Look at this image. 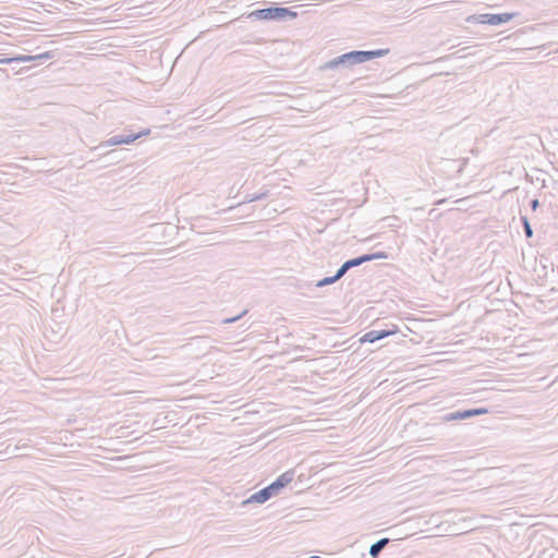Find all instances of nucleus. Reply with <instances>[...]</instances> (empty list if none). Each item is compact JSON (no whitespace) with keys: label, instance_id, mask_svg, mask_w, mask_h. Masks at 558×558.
Instances as JSON below:
<instances>
[{"label":"nucleus","instance_id":"nucleus-9","mask_svg":"<svg viewBox=\"0 0 558 558\" xmlns=\"http://www.w3.org/2000/svg\"><path fill=\"white\" fill-rule=\"evenodd\" d=\"M389 543V538H380L369 547V555L372 558H377L386 545Z\"/></svg>","mask_w":558,"mask_h":558},{"label":"nucleus","instance_id":"nucleus-15","mask_svg":"<svg viewBox=\"0 0 558 558\" xmlns=\"http://www.w3.org/2000/svg\"><path fill=\"white\" fill-rule=\"evenodd\" d=\"M120 138H121V135L111 136L109 140L100 143L99 147H110V146L121 145Z\"/></svg>","mask_w":558,"mask_h":558},{"label":"nucleus","instance_id":"nucleus-14","mask_svg":"<svg viewBox=\"0 0 558 558\" xmlns=\"http://www.w3.org/2000/svg\"><path fill=\"white\" fill-rule=\"evenodd\" d=\"M521 222L523 226L524 234L527 239H531L533 236V229L531 227V223L526 216H521Z\"/></svg>","mask_w":558,"mask_h":558},{"label":"nucleus","instance_id":"nucleus-13","mask_svg":"<svg viewBox=\"0 0 558 558\" xmlns=\"http://www.w3.org/2000/svg\"><path fill=\"white\" fill-rule=\"evenodd\" d=\"M341 278H337V272L331 276V277H325L320 280H318L316 283H315V287L317 288H323V287H326V286H329V284H332L335 282H337L338 280H340Z\"/></svg>","mask_w":558,"mask_h":558},{"label":"nucleus","instance_id":"nucleus-4","mask_svg":"<svg viewBox=\"0 0 558 558\" xmlns=\"http://www.w3.org/2000/svg\"><path fill=\"white\" fill-rule=\"evenodd\" d=\"M517 13H484V14H473L466 19L469 23H478V24H487V25H501L510 22Z\"/></svg>","mask_w":558,"mask_h":558},{"label":"nucleus","instance_id":"nucleus-3","mask_svg":"<svg viewBox=\"0 0 558 558\" xmlns=\"http://www.w3.org/2000/svg\"><path fill=\"white\" fill-rule=\"evenodd\" d=\"M296 15V12L291 11L289 8L268 7L252 12L250 16H253L257 20L284 21L287 19H294Z\"/></svg>","mask_w":558,"mask_h":558},{"label":"nucleus","instance_id":"nucleus-16","mask_svg":"<svg viewBox=\"0 0 558 558\" xmlns=\"http://www.w3.org/2000/svg\"><path fill=\"white\" fill-rule=\"evenodd\" d=\"M247 313V310H244L242 311L239 315L236 316H233V317H229V318H225L222 319V324L227 325V324H232V323H235L238 322L239 319H241L243 316H245Z\"/></svg>","mask_w":558,"mask_h":558},{"label":"nucleus","instance_id":"nucleus-1","mask_svg":"<svg viewBox=\"0 0 558 558\" xmlns=\"http://www.w3.org/2000/svg\"><path fill=\"white\" fill-rule=\"evenodd\" d=\"M388 52L389 49L352 50L325 62L319 66V71L352 68L372 59L384 57Z\"/></svg>","mask_w":558,"mask_h":558},{"label":"nucleus","instance_id":"nucleus-11","mask_svg":"<svg viewBox=\"0 0 558 558\" xmlns=\"http://www.w3.org/2000/svg\"><path fill=\"white\" fill-rule=\"evenodd\" d=\"M361 258H362L363 264H364L366 262H372V260H375V259L387 258V254L385 252H377V253L361 255Z\"/></svg>","mask_w":558,"mask_h":558},{"label":"nucleus","instance_id":"nucleus-18","mask_svg":"<svg viewBox=\"0 0 558 558\" xmlns=\"http://www.w3.org/2000/svg\"><path fill=\"white\" fill-rule=\"evenodd\" d=\"M530 206L532 210H536L539 207V201L537 198L532 199Z\"/></svg>","mask_w":558,"mask_h":558},{"label":"nucleus","instance_id":"nucleus-2","mask_svg":"<svg viewBox=\"0 0 558 558\" xmlns=\"http://www.w3.org/2000/svg\"><path fill=\"white\" fill-rule=\"evenodd\" d=\"M293 476H294L293 470L286 471L280 476H278L271 484H269L268 486L264 487L263 489L254 493L253 495H251L250 498L244 500L242 504L246 505V504H251V502H256V504L266 502L272 496L277 495L289 483H291L293 480Z\"/></svg>","mask_w":558,"mask_h":558},{"label":"nucleus","instance_id":"nucleus-6","mask_svg":"<svg viewBox=\"0 0 558 558\" xmlns=\"http://www.w3.org/2000/svg\"><path fill=\"white\" fill-rule=\"evenodd\" d=\"M397 331H398L397 329L369 330L360 339V341L373 343V342L381 340L388 336L395 335Z\"/></svg>","mask_w":558,"mask_h":558},{"label":"nucleus","instance_id":"nucleus-5","mask_svg":"<svg viewBox=\"0 0 558 558\" xmlns=\"http://www.w3.org/2000/svg\"><path fill=\"white\" fill-rule=\"evenodd\" d=\"M54 57L53 51H46L39 54L31 56V54H19L11 58H5L0 60V63L10 64V63H23V62H31V61H44L49 60Z\"/></svg>","mask_w":558,"mask_h":558},{"label":"nucleus","instance_id":"nucleus-10","mask_svg":"<svg viewBox=\"0 0 558 558\" xmlns=\"http://www.w3.org/2000/svg\"><path fill=\"white\" fill-rule=\"evenodd\" d=\"M149 133H150V130L147 129V130L141 131L138 133H132V134H129V135H121V138H120L121 145L122 144H132L137 138H140L142 136H145V135H148Z\"/></svg>","mask_w":558,"mask_h":558},{"label":"nucleus","instance_id":"nucleus-12","mask_svg":"<svg viewBox=\"0 0 558 558\" xmlns=\"http://www.w3.org/2000/svg\"><path fill=\"white\" fill-rule=\"evenodd\" d=\"M267 194H268L267 192L259 193V194H247V195H245L244 201L239 203V206H241L242 204H245V203H253L256 201L264 199L265 197H267Z\"/></svg>","mask_w":558,"mask_h":558},{"label":"nucleus","instance_id":"nucleus-17","mask_svg":"<svg viewBox=\"0 0 558 558\" xmlns=\"http://www.w3.org/2000/svg\"><path fill=\"white\" fill-rule=\"evenodd\" d=\"M471 413H472V417L473 416H478V415H483V414L488 413V409H486V408L471 409Z\"/></svg>","mask_w":558,"mask_h":558},{"label":"nucleus","instance_id":"nucleus-8","mask_svg":"<svg viewBox=\"0 0 558 558\" xmlns=\"http://www.w3.org/2000/svg\"><path fill=\"white\" fill-rule=\"evenodd\" d=\"M362 264H363V260H362L361 256L345 260L336 271L337 278H342L350 269L361 266Z\"/></svg>","mask_w":558,"mask_h":558},{"label":"nucleus","instance_id":"nucleus-7","mask_svg":"<svg viewBox=\"0 0 558 558\" xmlns=\"http://www.w3.org/2000/svg\"><path fill=\"white\" fill-rule=\"evenodd\" d=\"M471 417H472V413H471V409H469V410L447 413L439 417V422L444 424V423H449L451 421L468 420Z\"/></svg>","mask_w":558,"mask_h":558},{"label":"nucleus","instance_id":"nucleus-19","mask_svg":"<svg viewBox=\"0 0 558 558\" xmlns=\"http://www.w3.org/2000/svg\"><path fill=\"white\" fill-rule=\"evenodd\" d=\"M116 153V150H110L109 153H107L106 155H109V154H113Z\"/></svg>","mask_w":558,"mask_h":558}]
</instances>
